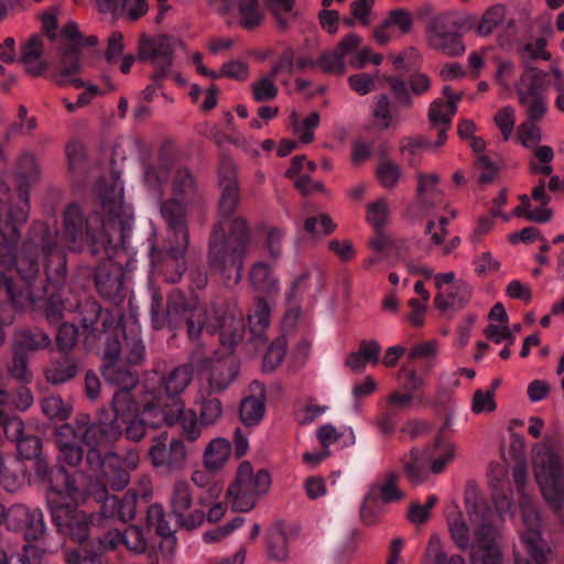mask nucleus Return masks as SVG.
<instances>
[{"label": "nucleus", "instance_id": "1", "mask_svg": "<svg viewBox=\"0 0 564 564\" xmlns=\"http://www.w3.org/2000/svg\"><path fill=\"white\" fill-rule=\"evenodd\" d=\"M96 193L101 214H85L79 205L70 204L64 213V230L47 229L41 239L45 256L79 251L86 243L94 254L105 253L107 263L97 268L95 282L99 294L119 304L123 295V267H129L132 252L127 247L132 228V210L123 200V184L119 174L111 173L99 181Z\"/></svg>", "mask_w": 564, "mask_h": 564}, {"label": "nucleus", "instance_id": "2", "mask_svg": "<svg viewBox=\"0 0 564 564\" xmlns=\"http://www.w3.org/2000/svg\"><path fill=\"white\" fill-rule=\"evenodd\" d=\"M151 321L155 329L165 322L186 319L188 336L196 339L205 330L208 334L219 333L220 344L228 350L224 355L215 354L205 361L206 381L212 392L219 393L228 389L239 372V362L231 354L232 348L242 339L246 327L242 316L234 312H224L214 304L200 305L197 299L186 300L184 294L174 292L170 295L164 308L163 295L150 284Z\"/></svg>", "mask_w": 564, "mask_h": 564}, {"label": "nucleus", "instance_id": "3", "mask_svg": "<svg viewBox=\"0 0 564 564\" xmlns=\"http://www.w3.org/2000/svg\"><path fill=\"white\" fill-rule=\"evenodd\" d=\"M192 379V367L182 365L167 375L151 372L133 389H118L111 405L126 424V437L139 442L150 430L175 425L184 408L180 395Z\"/></svg>", "mask_w": 564, "mask_h": 564}, {"label": "nucleus", "instance_id": "4", "mask_svg": "<svg viewBox=\"0 0 564 564\" xmlns=\"http://www.w3.org/2000/svg\"><path fill=\"white\" fill-rule=\"evenodd\" d=\"M490 508L475 482H468L464 492L466 514L455 506L446 517L453 543L469 554L470 564H501L498 524L511 516V500L494 495Z\"/></svg>", "mask_w": 564, "mask_h": 564}, {"label": "nucleus", "instance_id": "5", "mask_svg": "<svg viewBox=\"0 0 564 564\" xmlns=\"http://www.w3.org/2000/svg\"><path fill=\"white\" fill-rule=\"evenodd\" d=\"M76 312L86 334L84 343L87 348H93L97 341H106L102 367L105 380L119 386V389H133L138 379L134 372L122 367L118 360L122 350L118 335L122 333L124 336L129 362H140L144 358L145 347L141 338V326L134 314L123 319L118 310L102 311L95 301L80 303Z\"/></svg>", "mask_w": 564, "mask_h": 564}, {"label": "nucleus", "instance_id": "6", "mask_svg": "<svg viewBox=\"0 0 564 564\" xmlns=\"http://www.w3.org/2000/svg\"><path fill=\"white\" fill-rule=\"evenodd\" d=\"M220 198L218 220L209 240L210 268L236 285L242 279V260L250 241L247 220L235 216L240 203L239 183L231 159L224 158L219 165Z\"/></svg>", "mask_w": 564, "mask_h": 564}, {"label": "nucleus", "instance_id": "7", "mask_svg": "<svg viewBox=\"0 0 564 564\" xmlns=\"http://www.w3.org/2000/svg\"><path fill=\"white\" fill-rule=\"evenodd\" d=\"M39 475L47 481L46 502L52 520L58 531L82 543L89 535V521L86 513L77 509L84 498L85 489L80 484L83 475H70L63 466L48 470L44 463H37Z\"/></svg>", "mask_w": 564, "mask_h": 564}, {"label": "nucleus", "instance_id": "8", "mask_svg": "<svg viewBox=\"0 0 564 564\" xmlns=\"http://www.w3.org/2000/svg\"><path fill=\"white\" fill-rule=\"evenodd\" d=\"M29 216V202L25 193H20L19 202L12 204L9 187L0 182V235L3 242L0 243V275L9 299L17 304L20 294L15 291L13 282L6 275V271L17 267V271L23 280L34 276L39 272L35 262L30 263L28 272L23 271L22 258L15 253V243L20 238V227Z\"/></svg>", "mask_w": 564, "mask_h": 564}, {"label": "nucleus", "instance_id": "9", "mask_svg": "<svg viewBox=\"0 0 564 564\" xmlns=\"http://www.w3.org/2000/svg\"><path fill=\"white\" fill-rule=\"evenodd\" d=\"M167 178L171 180L172 197L161 204L160 212L171 232L176 235L182 251L189 242L186 208L198 197V189L187 169L149 167L143 175L145 185L151 189L160 188Z\"/></svg>", "mask_w": 564, "mask_h": 564}, {"label": "nucleus", "instance_id": "10", "mask_svg": "<svg viewBox=\"0 0 564 564\" xmlns=\"http://www.w3.org/2000/svg\"><path fill=\"white\" fill-rule=\"evenodd\" d=\"M536 482L547 506L564 523V465L561 457L544 444L532 448Z\"/></svg>", "mask_w": 564, "mask_h": 564}, {"label": "nucleus", "instance_id": "11", "mask_svg": "<svg viewBox=\"0 0 564 564\" xmlns=\"http://www.w3.org/2000/svg\"><path fill=\"white\" fill-rule=\"evenodd\" d=\"M521 525L519 536L528 557L516 555V564H550L553 551L542 535L543 520L532 497L522 494L519 501Z\"/></svg>", "mask_w": 564, "mask_h": 564}, {"label": "nucleus", "instance_id": "12", "mask_svg": "<svg viewBox=\"0 0 564 564\" xmlns=\"http://www.w3.org/2000/svg\"><path fill=\"white\" fill-rule=\"evenodd\" d=\"M270 486L271 477L265 469L254 471L249 462H242L227 490L228 503L235 511L248 512L254 508L258 499L268 492Z\"/></svg>", "mask_w": 564, "mask_h": 564}, {"label": "nucleus", "instance_id": "13", "mask_svg": "<svg viewBox=\"0 0 564 564\" xmlns=\"http://www.w3.org/2000/svg\"><path fill=\"white\" fill-rule=\"evenodd\" d=\"M188 242L180 250V241L174 232L167 227V236L163 248L155 246L154 239H149V257L151 275H163L170 283L178 282L185 270V253Z\"/></svg>", "mask_w": 564, "mask_h": 564}, {"label": "nucleus", "instance_id": "14", "mask_svg": "<svg viewBox=\"0 0 564 564\" xmlns=\"http://www.w3.org/2000/svg\"><path fill=\"white\" fill-rule=\"evenodd\" d=\"M87 463L94 471L100 470L105 481L113 489L121 490L130 481V471L140 465V455L129 451L123 456L108 452L104 457L99 451L87 453Z\"/></svg>", "mask_w": 564, "mask_h": 564}, {"label": "nucleus", "instance_id": "15", "mask_svg": "<svg viewBox=\"0 0 564 564\" xmlns=\"http://www.w3.org/2000/svg\"><path fill=\"white\" fill-rule=\"evenodd\" d=\"M113 417L109 419L106 411H101L96 422H90L85 414L77 416L75 432L82 443L89 447V451H98V446L116 441L122 433L126 434V424L118 417L113 410Z\"/></svg>", "mask_w": 564, "mask_h": 564}, {"label": "nucleus", "instance_id": "16", "mask_svg": "<svg viewBox=\"0 0 564 564\" xmlns=\"http://www.w3.org/2000/svg\"><path fill=\"white\" fill-rule=\"evenodd\" d=\"M167 505L171 516L180 528L193 530L204 524V510L194 508L192 488L186 480L178 479L173 484Z\"/></svg>", "mask_w": 564, "mask_h": 564}, {"label": "nucleus", "instance_id": "17", "mask_svg": "<svg viewBox=\"0 0 564 564\" xmlns=\"http://www.w3.org/2000/svg\"><path fill=\"white\" fill-rule=\"evenodd\" d=\"M430 45L448 56H457L465 52L460 36L457 32L455 15L451 12H442L429 21Z\"/></svg>", "mask_w": 564, "mask_h": 564}, {"label": "nucleus", "instance_id": "18", "mask_svg": "<svg viewBox=\"0 0 564 564\" xmlns=\"http://www.w3.org/2000/svg\"><path fill=\"white\" fill-rule=\"evenodd\" d=\"M149 458L158 469L178 473L187 466L188 451L181 438H173L166 444V434H163L153 438L149 448Z\"/></svg>", "mask_w": 564, "mask_h": 564}, {"label": "nucleus", "instance_id": "19", "mask_svg": "<svg viewBox=\"0 0 564 564\" xmlns=\"http://www.w3.org/2000/svg\"><path fill=\"white\" fill-rule=\"evenodd\" d=\"M182 43L178 39L169 35H158L144 40L140 46L141 59L151 62L158 69L156 78L163 77L173 63V53Z\"/></svg>", "mask_w": 564, "mask_h": 564}, {"label": "nucleus", "instance_id": "20", "mask_svg": "<svg viewBox=\"0 0 564 564\" xmlns=\"http://www.w3.org/2000/svg\"><path fill=\"white\" fill-rule=\"evenodd\" d=\"M4 521L8 529L13 531H23L28 541L40 539L45 532V523L43 513L39 509H29L23 505L11 507L0 523Z\"/></svg>", "mask_w": 564, "mask_h": 564}, {"label": "nucleus", "instance_id": "21", "mask_svg": "<svg viewBox=\"0 0 564 564\" xmlns=\"http://www.w3.org/2000/svg\"><path fill=\"white\" fill-rule=\"evenodd\" d=\"M398 481L399 476L395 473H389L371 487L360 509V516L367 525L375 524L378 518V513L371 508L372 500L378 498L384 503H391L404 498L405 495L399 488Z\"/></svg>", "mask_w": 564, "mask_h": 564}, {"label": "nucleus", "instance_id": "22", "mask_svg": "<svg viewBox=\"0 0 564 564\" xmlns=\"http://www.w3.org/2000/svg\"><path fill=\"white\" fill-rule=\"evenodd\" d=\"M216 12L228 24H237L247 30L258 28L263 20L258 0H239L238 3L231 1L230 3L219 6Z\"/></svg>", "mask_w": 564, "mask_h": 564}, {"label": "nucleus", "instance_id": "23", "mask_svg": "<svg viewBox=\"0 0 564 564\" xmlns=\"http://www.w3.org/2000/svg\"><path fill=\"white\" fill-rule=\"evenodd\" d=\"M56 443L59 449L58 459L62 464L77 466L84 457L82 441L70 424H64L56 430Z\"/></svg>", "mask_w": 564, "mask_h": 564}, {"label": "nucleus", "instance_id": "24", "mask_svg": "<svg viewBox=\"0 0 564 564\" xmlns=\"http://www.w3.org/2000/svg\"><path fill=\"white\" fill-rule=\"evenodd\" d=\"M432 475L443 474L447 466L454 462L457 454V445L446 438L437 437L433 443L424 447Z\"/></svg>", "mask_w": 564, "mask_h": 564}, {"label": "nucleus", "instance_id": "25", "mask_svg": "<svg viewBox=\"0 0 564 564\" xmlns=\"http://www.w3.org/2000/svg\"><path fill=\"white\" fill-rule=\"evenodd\" d=\"M250 391L252 394L241 401L240 417L243 424L254 426L264 415L265 389L262 383L253 381L250 384Z\"/></svg>", "mask_w": 564, "mask_h": 564}, {"label": "nucleus", "instance_id": "26", "mask_svg": "<svg viewBox=\"0 0 564 564\" xmlns=\"http://www.w3.org/2000/svg\"><path fill=\"white\" fill-rule=\"evenodd\" d=\"M426 456L424 448H412L401 458L404 475L414 487L423 485L431 474Z\"/></svg>", "mask_w": 564, "mask_h": 564}, {"label": "nucleus", "instance_id": "27", "mask_svg": "<svg viewBox=\"0 0 564 564\" xmlns=\"http://www.w3.org/2000/svg\"><path fill=\"white\" fill-rule=\"evenodd\" d=\"M232 452V444L226 437L210 440L203 452V465L210 473L220 471L229 462Z\"/></svg>", "mask_w": 564, "mask_h": 564}, {"label": "nucleus", "instance_id": "28", "mask_svg": "<svg viewBox=\"0 0 564 564\" xmlns=\"http://www.w3.org/2000/svg\"><path fill=\"white\" fill-rule=\"evenodd\" d=\"M546 76L542 69L525 64L520 78L513 84L519 99L544 95Z\"/></svg>", "mask_w": 564, "mask_h": 564}, {"label": "nucleus", "instance_id": "29", "mask_svg": "<svg viewBox=\"0 0 564 564\" xmlns=\"http://www.w3.org/2000/svg\"><path fill=\"white\" fill-rule=\"evenodd\" d=\"M347 65L362 68L370 55V47L362 44V39L356 33H349L336 45Z\"/></svg>", "mask_w": 564, "mask_h": 564}, {"label": "nucleus", "instance_id": "30", "mask_svg": "<svg viewBox=\"0 0 564 564\" xmlns=\"http://www.w3.org/2000/svg\"><path fill=\"white\" fill-rule=\"evenodd\" d=\"M470 294V286L465 281L458 280L447 292H438L434 304L440 311L460 310L468 303Z\"/></svg>", "mask_w": 564, "mask_h": 564}, {"label": "nucleus", "instance_id": "31", "mask_svg": "<svg viewBox=\"0 0 564 564\" xmlns=\"http://www.w3.org/2000/svg\"><path fill=\"white\" fill-rule=\"evenodd\" d=\"M43 52V40L39 35L31 36L23 45L21 62L30 75L40 76L46 69L47 64L42 58Z\"/></svg>", "mask_w": 564, "mask_h": 564}, {"label": "nucleus", "instance_id": "32", "mask_svg": "<svg viewBox=\"0 0 564 564\" xmlns=\"http://www.w3.org/2000/svg\"><path fill=\"white\" fill-rule=\"evenodd\" d=\"M381 346L377 340H361L357 351L350 352L346 358V366L355 372L365 371L367 364L377 365Z\"/></svg>", "mask_w": 564, "mask_h": 564}, {"label": "nucleus", "instance_id": "33", "mask_svg": "<svg viewBox=\"0 0 564 564\" xmlns=\"http://www.w3.org/2000/svg\"><path fill=\"white\" fill-rule=\"evenodd\" d=\"M316 436L322 447L326 449L332 445H335L338 448H345L354 445L356 442L354 430L350 426H343L338 429L330 423L318 427Z\"/></svg>", "mask_w": 564, "mask_h": 564}, {"label": "nucleus", "instance_id": "34", "mask_svg": "<svg viewBox=\"0 0 564 564\" xmlns=\"http://www.w3.org/2000/svg\"><path fill=\"white\" fill-rule=\"evenodd\" d=\"M421 564H466V562L458 554L448 555L441 536L434 533L427 542Z\"/></svg>", "mask_w": 564, "mask_h": 564}, {"label": "nucleus", "instance_id": "35", "mask_svg": "<svg viewBox=\"0 0 564 564\" xmlns=\"http://www.w3.org/2000/svg\"><path fill=\"white\" fill-rule=\"evenodd\" d=\"M271 305L263 299H257L248 315L249 332L257 340L263 341L264 330L270 325Z\"/></svg>", "mask_w": 564, "mask_h": 564}, {"label": "nucleus", "instance_id": "36", "mask_svg": "<svg viewBox=\"0 0 564 564\" xmlns=\"http://www.w3.org/2000/svg\"><path fill=\"white\" fill-rule=\"evenodd\" d=\"M521 204L516 207L510 215H501L505 221H509L512 216L524 217L530 221L546 223L552 217V210L544 207H534L528 195L520 197Z\"/></svg>", "mask_w": 564, "mask_h": 564}, {"label": "nucleus", "instance_id": "37", "mask_svg": "<svg viewBox=\"0 0 564 564\" xmlns=\"http://www.w3.org/2000/svg\"><path fill=\"white\" fill-rule=\"evenodd\" d=\"M250 282L253 289L259 292L271 294L279 290L278 279L264 262L253 264L250 271Z\"/></svg>", "mask_w": 564, "mask_h": 564}, {"label": "nucleus", "instance_id": "38", "mask_svg": "<svg viewBox=\"0 0 564 564\" xmlns=\"http://www.w3.org/2000/svg\"><path fill=\"white\" fill-rule=\"evenodd\" d=\"M61 41L66 55L76 53L84 45L94 46L97 44V37L94 35L83 39L74 21H69L63 26Z\"/></svg>", "mask_w": 564, "mask_h": 564}, {"label": "nucleus", "instance_id": "39", "mask_svg": "<svg viewBox=\"0 0 564 564\" xmlns=\"http://www.w3.org/2000/svg\"><path fill=\"white\" fill-rule=\"evenodd\" d=\"M457 98L452 99L451 102L436 99L431 104L429 119L433 127L451 126L452 118L457 111Z\"/></svg>", "mask_w": 564, "mask_h": 564}, {"label": "nucleus", "instance_id": "40", "mask_svg": "<svg viewBox=\"0 0 564 564\" xmlns=\"http://www.w3.org/2000/svg\"><path fill=\"white\" fill-rule=\"evenodd\" d=\"M14 343L20 350H40L51 345V338L42 330H21L15 334Z\"/></svg>", "mask_w": 564, "mask_h": 564}, {"label": "nucleus", "instance_id": "41", "mask_svg": "<svg viewBox=\"0 0 564 564\" xmlns=\"http://www.w3.org/2000/svg\"><path fill=\"white\" fill-rule=\"evenodd\" d=\"M319 120V115L316 111L311 112L302 121L295 112L290 116L293 131L302 143H310L314 140V129L318 127Z\"/></svg>", "mask_w": 564, "mask_h": 564}, {"label": "nucleus", "instance_id": "42", "mask_svg": "<svg viewBox=\"0 0 564 564\" xmlns=\"http://www.w3.org/2000/svg\"><path fill=\"white\" fill-rule=\"evenodd\" d=\"M220 495V488L213 487L206 495L199 497L197 502V509H203L205 513V520L209 522H217L225 514V507L220 502H214Z\"/></svg>", "mask_w": 564, "mask_h": 564}, {"label": "nucleus", "instance_id": "43", "mask_svg": "<svg viewBox=\"0 0 564 564\" xmlns=\"http://www.w3.org/2000/svg\"><path fill=\"white\" fill-rule=\"evenodd\" d=\"M378 386L371 376H366L361 382H356L351 387V402L349 411L359 415L362 412V401L377 390Z\"/></svg>", "mask_w": 564, "mask_h": 564}, {"label": "nucleus", "instance_id": "44", "mask_svg": "<svg viewBox=\"0 0 564 564\" xmlns=\"http://www.w3.org/2000/svg\"><path fill=\"white\" fill-rule=\"evenodd\" d=\"M178 422L181 424L182 435L187 442L194 443L202 436L204 425L200 423L194 410H185L184 406L183 413L180 415L176 423Z\"/></svg>", "mask_w": 564, "mask_h": 564}, {"label": "nucleus", "instance_id": "45", "mask_svg": "<svg viewBox=\"0 0 564 564\" xmlns=\"http://www.w3.org/2000/svg\"><path fill=\"white\" fill-rule=\"evenodd\" d=\"M506 17V7L501 3L494 4L488 8L478 26L477 33L481 36H487L494 32V30L502 23Z\"/></svg>", "mask_w": 564, "mask_h": 564}, {"label": "nucleus", "instance_id": "46", "mask_svg": "<svg viewBox=\"0 0 564 564\" xmlns=\"http://www.w3.org/2000/svg\"><path fill=\"white\" fill-rule=\"evenodd\" d=\"M390 216V205L387 198L380 197L367 206V221L376 231L382 230Z\"/></svg>", "mask_w": 564, "mask_h": 564}, {"label": "nucleus", "instance_id": "47", "mask_svg": "<svg viewBox=\"0 0 564 564\" xmlns=\"http://www.w3.org/2000/svg\"><path fill=\"white\" fill-rule=\"evenodd\" d=\"M272 74L261 77L251 84L252 97L258 102L273 100L278 96V87Z\"/></svg>", "mask_w": 564, "mask_h": 564}, {"label": "nucleus", "instance_id": "48", "mask_svg": "<svg viewBox=\"0 0 564 564\" xmlns=\"http://www.w3.org/2000/svg\"><path fill=\"white\" fill-rule=\"evenodd\" d=\"M376 174L380 185L387 189L394 188L402 177L401 167L391 161L380 162Z\"/></svg>", "mask_w": 564, "mask_h": 564}, {"label": "nucleus", "instance_id": "49", "mask_svg": "<svg viewBox=\"0 0 564 564\" xmlns=\"http://www.w3.org/2000/svg\"><path fill=\"white\" fill-rule=\"evenodd\" d=\"M433 149L432 143L423 135L408 138L401 145V151L408 158L411 165H416L420 162L419 154L422 151Z\"/></svg>", "mask_w": 564, "mask_h": 564}, {"label": "nucleus", "instance_id": "50", "mask_svg": "<svg viewBox=\"0 0 564 564\" xmlns=\"http://www.w3.org/2000/svg\"><path fill=\"white\" fill-rule=\"evenodd\" d=\"M517 140L524 148L534 149L542 140V130L536 122L525 120L518 128Z\"/></svg>", "mask_w": 564, "mask_h": 564}, {"label": "nucleus", "instance_id": "51", "mask_svg": "<svg viewBox=\"0 0 564 564\" xmlns=\"http://www.w3.org/2000/svg\"><path fill=\"white\" fill-rule=\"evenodd\" d=\"M268 554L270 558L279 562H284L289 558V542L282 530H276L270 534Z\"/></svg>", "mask_w": 564, "mask_h": 564}, {"label": "nucleus", "instance_id": "52", "mask_svg": "<svg viewBox=\"0 0 564 564\" xmlns=\"http://www.w3.org/2000/svg\"><path fill=\"white\" fill-rule=\"evenodd\" d=\"M375 124L380 129H388L392 122L391 101L387 95L378 96L372 106Z\"/></svg>", "mask_w": 564, "mask_h": 564}, {"label": "nucleus", "instance_id": "53", "mask_svg": "<svg viewBox=\"0 0 564 564\" xmlns=\"http://www.w3.org/2000/svg\"><path fill=\"white\" fill-rule=\"evenodd\" d=\"M519 102L525 109V120L538 122L544 118L547 110L545 95L521 98Z\"/></svg>", "mask_w": 564, "mask_h": 564}, {"label": "nucleus", "instance_id": "54", "mask_svg": "<svg viewBox=\"0 0 564 564\" xmlns=\"http://www.w3.org/2000/svg\"><path fill=\"white\" fill-rule=\"evenodd\" d=\"M223 416V404L219 399L212 398L202 401L199 421L204 426L215 425Z\"/></svg>", "mask_w": 564, "mask_h": 564}, {"label": "nucleus", "instance_id": "55", "mask_svg": "<svg viewBox=\"0 0 564 564\" xmlns=\"http://www.w3.org/2000/svg\"><path fill=\"white\" fill-rule=\"evenodd\" d=\"M532 150L534 151L535 161L531 162V170L538 174L550 175L553 171L551 163L554 159L552 148L549 145H538Z\"/></svg>", "mask_w": 564, "mask_h": 564}, {"label": "nucleus", "instance_id": "56", "mask_svg": "<svg viewBox=\"0 0 564 564\" xmlns=\"http://www.w3.org/2000/svg\"><path fill=\"white\" fill-rule=\"evenodd\" d=\"M77 373V366L69 361L53 362L46 370V378L54 384L64 383L74 378Z\"/></svg>", "mask_w": 564, "mask_h": 564}, {"label": "nucleus", "instance_id": "57", "mask_svg": "<svg viewBox=\"0 0 564 564\" xmlns=\"http://www.w3.org/2000/svg\"><path fill=\"white\" fill-rule=\"evenodd\" d=\"M318 66L328 74L343 75L346 72L347 63L338 53L337 46L329 52L323 53L318 58Z\"/></svg>", "mask_w": 564, "mask_h": 564}, {"label": "nucleus", "instance_id": "58", "mask_svg": "<svg viewBox=\"0 0 564 564\" xmlns=\"http://www.w3.org/2000/svg\"><path fill=\"white\" fill-rule=\"evenodd\" d=\"M43 413L52 420H66L70 413V408L65 405L58 395H50L42 401Z\"/></svg>", "mask_w": 564, "mask_h": 564}, {"label": "nucleus", "instance_id": "59", "mask_svg": "<svg viewBox=\"0 0 564 564\" xmlns=\"http://www.w3.org/2000/svg\"><path fill=\"white\" fill-rule=\"evenodd\" d=\"M285 352L286 343L284 338L272 341L263 357V369L265 371L275 369L283 361Z\"/></svg>", "mask_w": 564, "mask_h": 564}, {"label": "nucleus", "instance_id": "60", "mask_svg": "<svg viewBox=\"0 0 564 564\" xmlns=\"http://www.w3.org/2000/svg\"><path fill=\"white\" fill-rule=\"evenodd\" d=\"M546 40L544 37H536L528 41L522 46V55L521 58L523 64H528L527 59H544L549 61L551 58V54L545 50Z\"/></svg>", "mask_w": 564, "mask_h": 564}, {"label": "nucleus", "instance_id": "61", "mask_svg": "<svg viewBox=\"0 0 564 564\" xmlns=\"http://www.w3.org/2000/svg\"><path fill=\"white\" fill-rule=\"evenodd\" d=\"M18 177L25 185L34 182L40 176V167L32 154H23L18 164Z\"/></svg>", "mask_w": 564, "mask_h": 564}, {"label": "nucleus", "instance_id": "62", "mask_svg": "<svg viewBox=\"0 0 564 564\" xmlns=\"http://www.w3.org/2000/svg\"><path fill=\"white\" fill-rule=\"evenodd\" d=\"M80 68V63L76 58L69 63H66V61L63 62V66L58 73L55 74V82L59 86H67L73 85L77 88L85 86L84 82L73 77L74 74H76Z\"/></svg>", "mask_w": 564, "mask_h": 564}, {"label": "nucleus", "instance_id": "63", "mask_svg": "<svg viewBox=\"0 0 564 564\" xmlns=\"http://www.w3.org/2000/svg\"><path fill=\"white\" fill-rule=\"evenodd\" d=\"M495 123L500 130L503 140H508L514 130L516 111L511 106H505L494 117Z\"/></svg>", "mask_w": 564, "mask_h": 564}, {"label": "nucleus", "instance_id": "64", "mask_svg": "<svg viewBox=\"0 0 564 564\" xmlns=\"http://www.w3.org/2000/svg\"><path fill=\"white\" fill-rule=\"evenodd\" d=\"M123 545L135 554L143 553L147 549V540L139 527L131 525L123 532Z\"/></svg>", "mask_w": 564, "mask_h": 564}]
</instances>
